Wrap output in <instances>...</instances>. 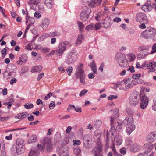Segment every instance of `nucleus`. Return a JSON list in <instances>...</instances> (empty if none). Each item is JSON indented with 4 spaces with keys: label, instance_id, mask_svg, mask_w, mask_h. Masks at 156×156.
<instances>
[{
    "label": "nucleus",
    "instance_id": "1",
    "mask_svg": "<svg viewBox=\"0 0 156 156\" xmlns=\"http://www.w3.org/2000/svg\"><path fill=\"white\" fill-rule=\"evenodd\" d=\"M125 58L126 55L121 53H117L115 55V59L118 64L122 68L128 66L127 61L125 59Z\"/></svg>",
    "mask_w": 156,
    "mask_h": 156
},
{
    "label": "nucleus",
    "instance_id": "2",
    "mask_svg": "<svg viewBox=\"0 0 156 156\" xmlns=\"http://www.w3.org/2000/svg\"><path fill=\"white\" fill-rule=\"evenodd\" d=\"M51 140L48 138H45L44 139L43 144H38L37 147L40 151L43 152L45 147H46L47 150L48 151L51 152Z\"/></svg>",
    "mask_w": 156,
    "mask_h": 156
},
{
    "label": "nucleus",
    "instance_id": "3",
    "mask_svg": "<svg viewBox=\"0 0 156 156\" xmlns=\"http://www.w3.org/2000/svg\"><path fill=\"white\" fill-rule=\"evenodd\" d=\"M83 67V64H80L79 66H77L75 76L77 78L79 77L81 83H85V75L84 71L82 69Z\"/></svg>",
    "mask_w": 156,
    "mask_h": 156
},
{
    "label": "nucleus",
    "instance_id": "4",
    "mask_svg": "<svg viewBox=\"0 0 156 156\" xmlns=\"http://www.w3.org/2000/svg\"><path fill=\"white\" fill-rule=\"evenodd\" d=\"M25 141L23 139L18 138L16 141V153L19 154L23 153L25 150Z\"/></svg>",
    "mask_w": 156,
    "mask_h": 156
},
{
    "label": "nucleus",
    "instance_id": "5",
    "mask_svg": "<svg viewBox=\"0 0 156 156\" xmlns=\"http://www.w3.org/2000/svg\"><path fill=\"white\" fill-rule=\"evenodd\" d=\"M140 94L136 91L132 92L129 97V102L131 105L134 106L137 105L139 101Z\"/></svg>",
    "mask_w": 156,
    "mask_h": 156
},
{
    "label": "nucleus",
    "instance_id": "6",
    "mask_svg": "<svg viewBox=\"0 0 156 156\" xmlns=\"http://www.w3.org/2000/svg\"><path fill=\"white\" fill-rule=\"evenodd\" d=\"M82 9L83 10L80 14V18L82 21H85L88 19L91 10L85 6H83Z\"/></svg>",
    "mask_w": 156,
    "mask_h": 156
},
{
    "label": "nucleus",
    "instance_id": "7",
    "mask_svg": "<svg viewBox=\"0 0 156 156\" xmlns=\"http://www.w3.org/2000/svg\"><path fill=\"white\" fill-rule=\"evenodd\" d=\"M69 41H62L59 44L58 48L57 49L58 51V55L60 56L66 50V47L70 45Z\"/></svg>",
    "mask_w": 156,
    "mask_h": 156
},
{
    "label": "nucleus",
    "instance_id": "8",
    "mask_svg": "<svg viewBox=\"0 0 156 156\" xmlns=\"http://www.w3.org/2000/svg\"><path fill=\"white\" fill-rule=\"evenodd\" d=\"M156 34L155 30L152 28H148L142 34L143 37L146 39L153 37Z\"/></svg>",
    "mask_w": 156,
    "mask_h": 156
},
{
    "label": "nucleus",
    "instance_id": "9",
    "mask_svg": "<svg viewBox=\"0 0 156 156\" xmlns=\"http://www.w3.org/2000/svg\"><path fill=\"white\" fill-rule=\"evenodd\" d=\"M140 106L141 108L145 109L148 103L149 99L147 96L143 94H140Z\"/></svg>",
    "mask_w": 156,
    "mask_h": 156
},
{
    "label": "nucleus",
    "instance_id": "10",
    "mask_svg": "<svg viewBox=\"0 0 156 156\" xmlns=\"http://www.w3.org/2000/svg\"><path fill=\"white\" fill-rule=\"evenodd\" d=\"M77 58L76 53L70 52L68 54L67 58L66 60V62L68 64H71L74 62Z\"/></svg>",
    "mask_w": 156,
    "mask_h": 156
},
{
    "label": "nucleus",
    "instance_id": "11",
    "mask_svg": "<svg viewBox=\"0 0 156 156\" xmlns=\"http://www.w3.org/2000/svg\"><path fill=\"white\" fill-rule=\"evenodd\" d=\"M136 20L139 22H142L144 21V22L147 23L148 22L147 16L144 13H140L136 15Z\"/></svg>",
    "mask_w": 156,
    "mask_h": 156
},
{
    "label": "nucleus",
    "instance_id": "12",
    "mask_svg": "<svg viewBox=\"0 0 156 156\" xmlns=\"http://www.w3.org/2000/svg\"><path fill=\"white\" fill-rule=\"evenodd\" d=\"M110 124L111 128L109 130V132H108V135L111 134L112 136H113L114 137L116 133V130L115 127L114 126V119L113 117H111Z\"/></svg>",
    "mask_w": 156,
    "mask_h": 156
},
{
    "label": "nucleus",
    "instance_id": "13",
    "mask_svg": "<svg viewBox=\"0 0 156 156\" xmlns=\"http://www.w3.org/2000/svg\"><path fill=\"white\" fill-rule=\"evenodd\" d=\"M50 23V20L47 18H45L41 22L40 26L44 29H46L49 25Z\"/></svg>",
    "mask_w": 156,
    "mask_h": 156
},
{
    "label": "nucleus",
    "instance_id": "14",
    "mask_svg": "<svg viewBox=\"0 0 156 156\" xmlns=\"http://www.w3.org/2000/svg\"><path fill=\"white\" fill-rule=\"evenodd\" d=\"M147 140L151 143L153 142L155 140H156V135L154 132H152L147 135Z\"/></svg>",
    "mask_w": 156,
    "mask_h": 156
},
{
    "label": "nucleus",
    "instance_id": "15",
    "mask_svg": "<svg viewBox=\"0 0 156 156\" xmlns=\"http://www.w3.org/2000/svg\"><path fill=\"white\" fill-rule=\"evenodd\" d=\"M135 129V126L134 124L127 125L126 127V132L128 135H129L134 131Z\"/></svg>",
    "mask_w": 156,
    "mask_h": 156
},
{
    "label": "nucleus",
    "instance_id": "16",
    "mask_svg": "<svg viewBox=\"0 0 156 156\" xmlns=\"http://www.w3.org/2000/svg\"><path fill=\"white\" fill-rule=\"evenodd\" d=\"M19 59L17 62L18 63L24 64L27 61V56L25 54H22L20 55Z\"/></svg>",
    "mask_w": 156,
    "mask_h": 156
},
{
    "label": "nucleus",
    "instance_id": "17",
    "mask_svg": "<svg viewBox=\"0 0 156 156\" xmlns=\"http://www.w3.org/2000/svg\"><path fill=\"white\" fill-rule=\"evenodd\" d=\"M134 122V119L131 116L126 117L123 121V122L127 125L133 124Z\"/></svg>",
    "mask_w": 156,
    "mask_h": 156
},
{
    "label": "nucleus",
    "instance_id": "18",
    "mask_svg": "<svg viewBox=\"0 0 156 156\" xmlns=\"http://www.w3.org/2000/svg\"><path fill=\"white\" fill-rule=\"evenodd\" d=\"M122 136L119 135L115 137V143L117 145L119 146L121 144L122 142Z\"/></svg>",
    "mask_w": 156,
    "mask_h": 156
},
{
    "label": "nucleus",
    "instance_id": "19",
    "mask_svg": "<svg viewBox=\"0 0 156 156\" xmlns=\"http://www.w3.org/2000/svg\"><path fill=\"white\" fill-rule=\"evenodd\" d=\"M103 147L101 145H99L97 147V151L94 152L95 156H102V148Z\"/></svg>",
    "mask_w": 156,
    "mask_h": 156
},
{
    "label": "nucleus",
    "instance_id": "20",
    "mask_svg": "<svg viewBox=\"0 0 156 156\" xmlns=\"http://www.w3.org/2000/svg\"><path fill=\"white\" fill-rule=\"evenodd\" d=\"M140 148V147L137 144H134L131 146L130 151L131 152H136L138 151Z\"/></svg>",
    "mask_w": 156,
    "mask_h": 156
},
{
    "label": "nucleus",
    "instance_id": "21",
    "mask_svg": "<svg viewBox=\"0 0 156 156\" xmlns=\"http://www.w3.org/2000/svg\"><path fill=\"white\" fill-rule=\"evenodd\" d=\"M153 147V145L150 143L144 144V148L146 150L145 152L147 151V154L149 151L151 150Z\"/></svg>",
    "mask_w": 156,
    "mask_h": 156
},
{
    "label": "nucleus",
    "instance_id": "22",
    "mask_svg": "<svg viewBox=\"0 0 156 156\" xmlns=\"http://www.w3.org/2000/svg\"><path fill=\"white\" fill-rule=\"evenodd\" d=\"M39 154L37 150L33 149L29 152L28 156H39Z\"/></svg>",
    "mask_w": 156,
    "mask_h": 156
},
{
    "label": "nucleus",
    "instance_id": "23",
    "mask_svg": "<svg viewBox=\"0 0 156 156\" xmlns=\"http://www.w3.org/2000/svg\"><path fill=\"white\" fill-rule=\"evenodd\" d=\"M84 36L83 34H80L78 35L76 42V45L78 46L80 44L82 41L84 39Z\"/></svg>",
    "mask_w": 156,
    "mask_h": 156
},
{
    "label": "nucleus",
    "instance_id": "24",
    "mask_svg": "<svg viewBox=\"0 0 156 156\" xmlns=\"http://www.w3.org/2000/svg\"><path fill=\"white\" fill-rule=\"evenodd\" d=\"M102 0H92L90 3V5L92 7H94L98 5H99Z\"/></svg>",
    "mask_w": 156,
    "mask_h": 156
},
{
    "label": "nucleus",
    "instance_id": "25",
    "mask_svg": "<svg viewBox=\"0 0 156 156\" xmlns=\"http://www.w3.org/2000/svg\"><path fill=\"white\" fill-rule=\"evenodd\" d=\"M42 68L41 66L39 65L33 67L31 71L32 72H40L42 70Z\"/></svg>",
    "mask_w": 156,
    "mask_h": 156
},
{
    "label": "nucleus",
    "instance_id": "26",
    "mask_svg": "<svg viewBox=\"0 0 156 156\" xmlns=\"http://www.w3.org/2000/svg\"><path fill=\"white\" fill-rule=\"evenodd\" d=\"M37 137L36 135H32L30 136L28 140V143L35 142L36 141Z\"/></svg>",
    "mask_w": 156,
    "mask_h": 156
},
{
    "label": "nucleus",
    "instance_id": "27",
    "mask_svg": "<svg viewBox=\"0 0 156 156\" xmlns=\"http://www.w3.org/2000/svg\"><path fill=\"white\" fill-rule=\"evenodd\" d=\"M45 3L48 9H50L52 7L53 0H45Z\"/></svg>",
    "mask_w": 156,
    "mask_h": 156
},
{
    "label": "nucleus",
    "instance_id": "28",
    "mask_svg": "<svg viewBox=\"0 0 156 156\" xmlns=\"http://www.w3.org/2000/svg\"><path fill=\"white\" fill-rule=\"evenodd\" d=\"M92 70L93 71L94 73H97V69L96 65L95 64V61L94 60H93L92 62L90 63V65Z\"/></svg>",
    "mask_w": 156,
    "mask_h": 156
},
{
    "label": "nucleus",
    "instance_id": "29",
    "mask_svg": "<svg viewBox=\"0 0 156 156\" xmlns=\"http://www.w3.org/2000/svg\"><path fill=\"white\" fill-rule=\"evenodd\" d=\"M28 115L27 112H22L19 113L17 117L19 119H21L27 117Z\"/></svg>",
    "mask_w": 156,
    "mask_h": 156
},
{
    "label": "nucleus",
    "instance_id": "30",
    "mask_svg": "<svg viewBox=\"0 0 156 156\" xmlns=\"http://www.w3.org/2000/svg\"><path fill=\"white\" fill-rule=\"evenodd\" d=\"M127 56L129 62H131L134 60L136 57V55L132 53L127 55Z\"/></svg>",
    "mask_w": 156,
    "mask_h": 156
},
{
    "label": "nucleus",
    "instance_id": "31",
    "mask_svg": "<svg viewBox=\"0 0 156 156\" xmlns=\"http://www.w3.org/2000/svg\"><path fill=\"white\" fill-rule=\"evenodd\" d=\"M119 115V109L117 108H114L113 110V117H113L115 119V118H116L118 117Z\"/></svg>",
    "mask_w": 156,
    "mask_h": 156
},
{
    "label": "nucleus",
    "instance_id": "32",
    "mask_svg": "<svg viewBox=\"0 0 156 156\" xmlns=\"http://www.w3.org/2000/svg\"><path fill=\"white\" fill-rule=\"evenodd\" d=\"M69 152L66 149H64L60 153L59 156H68Z\"/></svg>",
    "mask_w": 156,
    "mask_h": 156
},
{
    "label": "nucleus",
    "instance_id": "33",
    "mask_svg": "<svg viewBox=\"0 0 156 156\" xmlns=\"http://www.w3.org/2000/svg\"><path fill=\"white\" fill-rule=\"evenodd\" d=\"M156 66V62H151L146 65V67L147 69H150V67H153V66L155 67Z\"/></svg>",
    "mask_w": 156,
    "mask_h": 156
},
{
    "label": "nucleus",
    "instance_id": "34",
    "mask_svg": "<svg viewBox=\"0 0 156 156\" xmlns=\"http://www.w3.org/2000/svg\"><path fill=\"white\" fill-rule=\"evenodd\" d=\"M104 22L101 23H96V24L94 25V28L96 30H98L101 28L102 26V25H104Z\"/></svg>",
    "mask_w": 156,
    "mask_h": 156
},
{
    "label": "nucleus",
    "instance_id": "35",
    "mask_svg": "<svg viewBox=\"0 0 156 156\" xmlns=\"http://www.w3.org/2000/svg\"><path fill=\"white\" fill-rule=\"evenodd\" d=\"M40 0H30L28 2V4L37 5L40 3Z\"/></svg>",
    "mask_w": 156,
    "mask_h": 156
},
{
    "label": "nucleus",
    "instance_id": "36",
    "mask_svg": "<svg viewBox=\"0 0 156 156\" xmlns=\"http://www.w3.org/2000/svg\"><path fill=\"white\" fill-rule=\"evenodd\" d=\"M74 153L77 156H80L81 153V149L80 148H75L73 150Z\"/></svg>",
    "mask_w": 156,
    "mask_h": 156
},
{
    "label": "nucleus",
    "instance_id": "37",
    "mask_svg": "<svg viewBox=\"0 0 156 156\" xmlns=\"http://www.w3.org/2000/svg\"><path fill=\"white\" fill-rule=\"evenodd\" d=\"M151 47V46H141L139 47L138 48V51H141L142 50H148L149 48H150Z\"/></svg>",
    "mask_w": 156,
    "mask_h": 156
},
{
    "label": "nucleus",
    "instance_id": "38",
    "mask_svg": "<svg viewBox=\"0 0 156 156\" xmlns=\"http://www.w3.org/2000/svg\"><path fill=\"white\" fill-rule=\"evenodd\" d=\"M24 107L26 109H30L33 108L34 107L32 103H26L24 105Z\"/></svg>",
    "mask_w": 156,
    "mask_h": 156
},
{
    "label": "nucleus",
    "instance_id": "39",
    "mask_svg": "<svg viewBox=\"0 0 156 156\" xmlns=\"http://www.w3.org/2000/svg\"><path fill=\"white\" fill-rule=\"evenodd\" d=\"M147 55V52L145 51H142L140 52L138 55L139 58H143L145 57Z\"/></svg>",
    "mask_w": 156,
    "mask_h": 156
},
{
    "label": "nucleus",
    "instance_id": "40",
    "mask_svg": "<svg viewBox=\"0 0 156 156\" xmlns=\"http://www.w3.org/2000/svg\"><path fill=\"white\" fill-rule=\"evenodd\" d=\"M77 23L78 25L79 29L80 31H81L84 27V25L83 24L82 22L79 21L77 22Z\"/></svg>",
    "mask_w": 156,
    "mask_h": 156
},
{
    "label": "nucleus",
    "instance_id": "41",
    "mask_svg": "<svg viewBox=\"0 0 156 156\" xmlns=\"http://www.w3.org/2000/svg\"><path fill=\"white\" fill-rule=\"evenodd\" d=\"M60 35V33L57 31H55L54 32L50 33V35L51 37H53L56 36H59Z\"/></svg>",
    "mask_w": 156,
    "mask_h": 156
},
{
    "label": "nucleus",
    "instance_id": "42",
    "mask_svg": "<svg viewBox=\"0 0 156 156\" xmlns=\"http://www.w3.org/2000/svg\"><path fill=\"white\" fill-rule=\"evenodd\" d=\"M141 75L140 74H133L132 76V78L135 80L138 79L141 77Z\"/></svg>",
    "mask_w": 156,
    "mask_h": 156
},
{
    "label": "nucleus",
    "instance_id": "43",
    "mask_svg": "<svg viewBox=\"0 0 156 156\" xmlns=\"http://www.w3.org/2000/svg\"><path fill=\"white\" fill-rule=\"evenodd\" d=\"M111 148L112 149V151L115 154V155H116L117 156H122L121 154H118L117 153L114 145H113V146H111Z\"/></svg>",
    "mask_w": 156,
    "mask_h": 156
},
{
    "label": "nucleus",
    "instance_id": "44",
    "mask_svg": "<svg viewBox=\"0 0 156 156\" xmlns=\"http://www.w3.org/2000/svg\"><path fill=\"white\" fill-rule=\"evenodd\" d=\"M94 28V24H90L86 27V30H90Z\"/></svg>",
    "mask_w": 156,
    "mask_h": 156
},
{
    "label": "nucleus",
    "instance_id": "45",
    "mask_svg": "<svg viewBox=\"0 0 156 156\" xmlns=\"http://www.w3.org/2000/svg\"><path fill=\"white\" fill-rule=\"evenodd\" d=\"M88 92L87 90L86 89H83L80 92L79 94V96L80 97L84 96L85 94Z\"/></svg>",
    "mask_w": 156,
    "mask_h": 156
},
{
    "label": "nucleus",
    "instance_id": "46",
    "mask_svg": "<svg viewBox=\"0 0 156 156\" xmlns=\"http://www.w3.org/2000/svg\"><path fill=\"white\" fill-rule=\"evenodd\" d=\"M134 69V68L133 66H129V68L127 69V71H130L131 73H134L135 72Z\"/></svg>",
    "mask_w": 156,
    "mask_h": 156
},
{
    "label": "nucleus",
    "instance_id": "47",
    "mask_svg": "<svg viewBox=\"0 0 156 156\" xmlns=\"http://www.w3.org/2000/svg\"><path fill=\"white\" fill-rule=\"evenodd\" d=\"M72 70L73 69L72 67L71 66H70L66 69V71L67 72H68V74L70 76L71 75Z\"/></svg>",
    "mask_w": 156,
    "mask_h": 156
},
{
    "label": "nucleus",
    "instance_id": "48",
    "mask_svg": "<svg viewBox=\"0 0 156 156\" xmlns=\"http://www.w3.org/2000/svg\"><path fill=\"white\" fill-rule=\"evenodd\" d=\"M50 50L49 48H48L45 47L41 49V51L42 52L44 53H47L49 52Z\"/></svg>",
    "mask_w": 156,
    "mask_h": 156
},
{
    "label": "nucleus",
    "instance_id": "49",
    "mask_svg": "<svg viewBox=\"0 0 156 156\" xmlns=\"http://www.w3.org/2000/svg\"><path fill=\"white\" fill-rule=\"evenodd\" d=\"M55 106V103L54 101H52L49 105V108L50 109H53Z\"/></svg>",
    "mask_w": 156,
    "mask_h": 156
},
{
    "label": "nucleus",
    "instance_id": "50",
    "mask_svg": "<svg viewBox=\"0 0 156 156\" xmlns=\"http://www.w3.org/2000/svg\"><path fill=\"white\" fill-rule=\"evenodd\" d=\"M152 49L153 51L150 52L151 54H152L156 52V43L154 44L152 47Z\"/></svg>",
    "mask_w": 156,
    "mask_h": 156
},
{
    "label": "nucleus",
    "instance_id": "51",
    "mask_svg": "<svg viewBox=\"0 0 156 156\" xmlns=\"http://www.w3.org/2000/svg\"><path fill=\"white\" fill-rule=\"evenodd\" d=\"M44 73H41L39 74L37 80V81L40 80V79L44 76Z\"/></svg>",
    "mask_w": 156,
    "mask_h": 156
},
{
    "label": "nucleus",
    "instance_id": "52",
    "mask_svg": "<svg viewBox=\"0 0 156 156\" xmlns=\"http://www.w3.org/2000/svg\"><path fill=\"white\" fill-rule=\"evenodd\" d=\"M117 95H111L108 97V99L112 100L113 99H116L117 98Z\"/></svg>",
    "mask_w": 156,
    "mask_h": 156
},
{
    "label": "nucleus",
    "instance_id": "53",
    "mask_svg": "<svg viewBox=\"0 0 156 156\" xmlns=\"http://www.w3.org/2000/svg\"><path fill=\"white\" fill-rule=\"evenodd\" d=\"M133 86L131 81H130V82L125 86V87L126 89H128L132 87Z\"/></svg>",
    "mask_w": 156,
    "mask_h": 156
},
{
    "label": "nucleus",
    "instance_id": "54",
    "mask_svg": "<svg viewBox=\"0 0 156 156\" xmlns=\"http://www.w3.org/2000/svg\"><path fill=\"white\" fill-rule=\"evenodd\" d=\"M132 80L131 81V83H132L133 86L137 84L140 83V82H138V81L137 80Z\"/></svg>",
    "mask_w": 156,
    "mask_h": 156
},
{
    "label": "nucleus",
    "instance_id": "55",
    "mask_svg": "<svg viewBox=\"0 0 156 156\" xmlns=\"http://www.w3.org/2000/svg\"><path fill=\"white\" fill-rule=\"evenodd\" d=\"M52 95V93L51 92H50L48 94H47L46 96L44 98V99L45 100H47Z\"/></svg>",
    "mask_w": 156,
    "mask_h": 156
},
{
    "label": "nucleus",
    "instance_id": "56",
    "mask_svg": "<svg viewBox=\"0 0 156 156\" xmlns=\"http://www.w3.org/2000/svg\"><path fill=\"white\" fill-rule=\"evenodd\" d=\"M74 143H73V145H80V141L78 140H74L73 141Z\"/></svg>",
    "mask_w": 156,
    "mask_h": 156
},
{
    "label": "nucleus",
    "instance_id": "57",
    "mask_svg": "<svg viewBox=\"0 0 156 156\" xmlns=\"http://www.w3.org/2000/svg\"><path fill=\"white\" fill-rule=\"evenodd\" d=\"M34 16L35 18H36L37 19H38L41 17V15L40 13L37 12H35Z\"/></svg>",
    "mask_w": 156,
    "mask_h": 156
},
{
    "label": "nucleus",
    "instance_id": "58",
    "mask_svg": "<svg viewBox=\"0 0 156 156\" xmlns=\"http://www.w3.org/2000/svg\"><path fill=\"white\" fill-rule=\"evenodd\" d=\"M120 151L121 153L123 154H125L126 152V149L124 148H121L120 150Z\"/></svg>",
    "mask_w": 156,
    "mask_h": 156
},
{
    "label": "nucleus",
    "instance_id": "59",
    "mask_svg": "<svg viewBox=\"0 0 156 156\" xmlns=\"http://www.w3.org/2000/svg\"><path fill=\"white\" fill-rule=\"evenodd\" d=\"M131 80V79L130 78H128L126 80H123L122 81H123V82L126 85L127 84L130 82V81Z\"/></svg>",
    "mask_w": 156,
    "mask_h": 156
},
{
    "label": "nucleus",
    "instance_id": "60",
    "mask_svg": "<svg viewBox=\"0 0 156 156\" xmlns=\"http://www.w3.org/2000/svg\"><path fill=\"white\" fill-rule=\"evenodd\" d=\"M28 18L29 19V22L31 24H33L34 23V18L30 17L28 16Z\"/></svg>",
    "mask_w": 156,
    "mask_h": 156
},
{
    "label": "nucleus",
    "instance_id": "61",
    "mask_svg": "<svg viewBox=\"0 0 156 156\" xmlns=\"http://www.w3.org/2000/svg\"><path fill=\"white\" fill-rule=\"evenodd\" d=\"M17 81V79L16 78H13L11 79L10 81V84L11 85H13L14 83L16 82Z\"/></svg>",
    "mask_w": 156,
    "mask_h": 156
},
{
    "label": "nucleus",
    "instance_id": "62",
    "mask_svg": "<svg viewBox=\"0 0 156 156\" xmlns=\"http://www.w3.org/2000/svg\"><path fill=\"white\" fill-rule=\"evenodd\" d=\"M94 73L93 72L89 73L88 76V78L89 79H92L94 78Z\"/></svg>",
    "mask_w": 156,
    "mask_h": 156
},
{
    "label": "nucleus",
    "instance_id": "63",
    "mask_svg": "<svg viewBox=\"0 0 156 156\" xmlns=\"http://www.w3.org/2000/svg\"><path fill=\"white\" fill-rule=\"evenodd\" d=\"M153 102L154 105L152 106V109L153 110L156 111V100H154Z\"/></svg>",
    "mask_w": 156,
    "mask_h": 156
},
{
    "label": "nucleus",
    "instance_id": "64",
    "mask_svg": "<svg viewBox=\"0 0 156 156\" xmlns=\"http://www.w3.org/2000/svg\"><path fill=\"white\" fill-rule=\"evenodd\" d=\"M147 152L146 151L144 153H140L138 156H147Z\"/></svg>",
    "mask_w": 156,
    "mask_h": 156
}]
</instances>
